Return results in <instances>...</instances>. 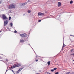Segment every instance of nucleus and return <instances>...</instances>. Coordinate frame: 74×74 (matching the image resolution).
Instances as JSON below:
<instances>
[{
	"mask_svg": "<svg viewBox=\"0 0 74 74\" xmlns=\"http://www.w3.org/2000/svg\"><path fill=\"white\" fill-rule=\"evenodd\" d=\"M2 18L3 19V20L4 21V26H5L8 24V21L7 20L6 21H5L7 19H8L7 17V16H5V14H3L2 15Z\"/></svg>",
	"mask_w": 74,
	"mask_h": 74,
	"instance_id": "f257e3e1",
	"label": "nucleus"
},
{
	"mask_svg": "<svg viewBox=\"0 0 74 74\" xmlns=\"http://www.w3.org/2000/svg\"><path fill=\"white\" fill-rule=\"evenodd\" d=\"M20 36H21L22 38H24V37H27V38L29 37V36H27V34H26L24 33V34H20Z\"/></svg>",
	"mask_w": 74,
	"mask_h": 74,
	"instance_id": "f03ea898",
	"label": "nucleus"
},
{
	"mask_svg": "<svg viewBox=\"0 0 74 74\" xmlns=\"http://www.w3.org/2000/svg\"><path fill=\"white\" fill-rule=\"evenodd\" d=\"M15 5H14V4H12L11 5H10L9 6V7L8 8L9 9H11L12 8H15Z\"/></svg>",
	"mask_w": 74,
	"mask_h": 74,
	"instance_id": "7ed1b4c3",
	"label": "nucleus"
},
{
	"mask_svg": "<svg viewBox=\"0 0 74 74\" xmlns=\"http://www.w3.org/2000/svg\"><path fill=\"white\" fill-rule=\"evenodd\" d=\"M15 67H16V64H15L14 65H13L11 66V68L9 67V68L10 69H14Z\"/></svg>",
	"mask_w": 74,
	"mask_h": 74,
	"instance_id": "20e7f679",
	"label": "nucleus"
},
{
	"mask_svg": "<svg viewBox=\"0 0 74 74\" xmlns=\"http://www.w3.org/2000/svg\"><path fill=\"white\" fill-rule=\"evenodd\" d=\"M16 67H19V66H21V63H17L16 64Z\"/></svg>",
	"mask_w": 74,
	"mask_h": 74,
	"instance_id": "39448f33",
	"label": "nucleus"
},
{
	"mask_svg": "<svg viewBox=\"0 0 74 74\" xmlns=\"http://www.w3.org/2000/svg\"><path fill=\"white\" fill-rule=\"evenodd\" d=\"M44 15V13H42L40 12H39L38 13V16H41V15Z\"/></svg>",
	"mask_w": 74,
	"mask_h": 74,
	"instance_id": "423d86ee",
	"label": "nucleus"
},
{
	"mask_svg": "<svg viewBox=\"0 0 74 74\" xmlns=\"http://www.w3.org/2000/svg\"><path fill=\"white\" fill-rule=\"evenodd\" d=\"M24 42H25V40L23 39H21L20 41V42L23 43Z\"/></svg>",
	"mask_w": 74,
	"mask_h": 74,
	"instance_id": "0eeeda50",
	"label": "nucleus"
},
{
	"mask_svg": "<svg viewBox=\"0 0 74 74\" xmlns=\"http://www.w3.org/2000/svg\"><path fill=\"white\" fill-rule=\"evenodd\" d=\"M58 7H60V5H61V3L60 2H59L58 3Z\"/></svg>",
	"mask_w": 74,
	"mask_h": 74,
	"instance_id": "6e6552de",
	"label": "nucleus"
},
{
	"mask_svg": "<svg viewBox=\"0 0 74 74\" xmlns=\"http://www.w3.org/2000/svg\"><path fill=\"white\" fill-rule=\"evenodd\" d=\"M26 4H27V3H22L21 4H22V5H23H23H24Z\"/></svg>",
	"mask_w": 74,
	"mask_h": 74,
	"instance_id": "1a4fd4ad",
	"label": "nucleus"
},
{
	"mask_svg": "<svg viewBox=\"0 0 74 74\" xmlns=\"http://www.w3.org/2000/svg\"><path fill=\"white\" fill-rule=\"evenodd\" d=\"M66 47V45H64V43H63L62 47V49L63 48H64V47Z\"/></svg>",
	"mask_w": 74,
	"mask_h": 74,
	"instance_id": "9d476101",
	"label": "nucleus"
},
{
	"mask_svg": "<svg viewBox=\"0 0 74 74\" xmlns=\"http://www.w3.org/2000/svg\"><path fill=\"white\" fill-rule=\"evenodd\" d=\"M47 64H48V66H49V65H50V64H51V62H50V61H49L47 62Z\"/></svg>",
	"mask_w": 74,
	"mask_h": 74,
	"instance_id": "9b49d317",
	"label": "nucleus"
},
{
	"mask_svg": "<svg viewBox=\"0 0 74 74\" xmlns=\"http://www.w3.org/2000/svg\"><path fill=\"white\" fill-rule=\"evenodd\" d=\"M10 26H11V27H12V25H13V24L12 23H10Z\"/></svg>",
	"mask_w": 74,
	"mask_h": 74,
	"instance_id": "f8f14e48",
	"label": "nucleus"
},
{
	"mask_svg": "<svg viewBox=\"0 0 74 74\" xmlns=\"http://www.w3.org/2000/svg\"><path fill=\"white\" fill-rule=\"evenodd\" d=\"M56 17L57 18H60V15H57Z\"/></svg>",
	"mask_w": 74,
	"mask_h": 74,
	"instance_id": "ddd939ff",
	"label": "nucleus"
},
{
	"mask_svg": "<svg viewBox=\"0 0 74 74\" xmlns=\"http://www.w3.org/2000/svg\"><path fill=\"white\" fill-rule=\"evenodd\" d=\"M73 2V1L71 0L70 1V4H72Z\"/></svg>",
	"mask_w": 74,
	"mask_h": 74,
	"instance_id": "4468645a",
	"label": "nucleus"
},
{
	"mask_svg": "<svg viewBox=\"0 0 74 74\" xmlns=\"http://www.w3.org/2000/svg\"><path fill=\"white\" fill-rule=\"evenodd\" d=\"M10 70L11 71H12V72L13 73H14V74H15V72H14V71H13V70H11V69H10Z\"/></svg>",
	"mask_w": 74,
	"mask_h": 74,
	"instance_id": "2eb2a0df",
	"label": "nucleus"
},
{
	"mask_svg": "<svg viewBox=\"0 0 74 74\" xmlns=\"http://www.w3.org/2000/svg\"><path fill=\"white\" fill-rule=\"evenodd\" d=\"M27 12H28V13H30V12H31V11L30 10H28L27 11Z\"/></svg>",
	"mask_w": 74,
	"mask_h": 74,
	"instance_id": "dca6fc26",
	"label": "nucleus"
},
{
	"mask_svg": "<svg viewBox=\"0 0 74 74\" xmlns=\"http://www.w3.org/2000/svg\"><path fill=\"white\" fill-rule=\"evenodd\" d=\"M19 70L17 71V72H16V74H17V73H19Z\"/></svg>",
	"mask_w": 74,
	"mask_h": 74,
	"instance_id": "f3484780",
	"label": "nucleus"
},
{
	"mask_svg": "<svg viewBox=\"0 0 74 74\" xmlns=\"http://www.w3.org/2000/svg\"><path fill=\"white\" fill-rule=\"evenodd\" d=\"M57 69V68H55L53 69V70H56Z\"/></svg>",
	"mask_w": 74,
	"mask_h": 74,
	"instance_id": "a211bd4d",
	"label": "nucleus"
},
{
	"mask_svg": "<svg viewBox=\"0 0 74 74\" xmlns=\"http://www.w3.org/2000/svg\"><path fill=\"white\" fill-rule=\"evenodd\" d=\"M11 17H10V16H9V20H11Z\"/></svg>",
	"mask_w": 74,
	"mask_h": 74,
	"instance_id": "6ab92c4d",
	"label": "nucleus"
},
{
	"mask_svg": "<svg viewBox=\"0 0 74 74\" xmlns=\"http://www.w3.org/2000/svg\"><path fill=\"white\" fill-rule=\"evenodd\" d=\"M21 70H22V69H21V68H20V69H19L18 70V71H21Z\"/></svg>",
	"mask_w": 74,
	"mask_h": 74,
	"instance_id": "aec40b11",
	"label": "nucleus"
},
{
	"mask_svg": "<svg viewBox=\"0 0 74 74\" xmlns=\"http://www.w3.org/2000/svg\"><path fill=\"white\" fill-rule=\"evenodd\" d=\"M38 22H41V20H39L38 21Z\"/></svg>",
	"mask_w": 74,
	"mask_h": 74,
	"instance_id": "412c9836",
	"label": "nucleus"
},
{
	"mask_svg": "<svg viewBox=\"0 0 74 74\" xmlns=\"http://www.w3.org/2000/svg\"><path fill=\"white\" fill-rule=\"evenodd\" d=\"M70 72H68L67 73H66V74H70Z\"/></svg>",
	"mask_w": 74,
	"mask_h": 74,
	"instance_id": "4be33fe9",
	"label": "nucleus"
},
{
	"mask_svg": "<svg viewBox=\"0 0 74 74\" xmlns=\"http://www.w3.org/2000/svg\"><path fill=\"white\" fill-rule=\"evenodd\" d=\"M14 33H17V31L16 30H15V31L14 32Z\"/></svg>",
	"mask_w": 74,
	"mask_h": 74,
	"instance_id": "5701e85b",
	"label": "nucleus"
},
{
	"mask_svg": "<svg viewBox=\"0 0 74 74\" xmlns=\"http://www.w3.org/2000/svg\"><path fill=\"white\" fill-rule=\"evenodd\" d=\"M55 74H59V72H56Z\"/></svg>",
	"mask_w": 74,
	"mask_h": 74,
	"instance_id": "b1692460",
	"label": "nucleus"
},
{
	"mask_svg": "<svg viewBox=\"0 0 74 74\" xmlns=\"http://www.w3.org/2000/svg\"><path fill=\"white\" fill-rule=\"evenodd\" d=\"M6 59V61L7 62H8V61H9V60H8V59Z\"/></svg>",
	"mask_w": 74,
	"mask_h": 74,
	"instance_id": "393cba45",
	"label": "nucleus"
},
{
	"mask_svg": "<svg viewBox=\"0 0 74 74\" xmlns=\"http://www.w3.org/2000/svg\"><path fill=\"white\" fill-rule=\"evenodd\" d=\"M51 71L52 72H53L54 71V70H53V69H51Z\"/></svg>",
	"mask_w": 74,
	"mask_h": 74,
	"instance_id": "a878e982",
	"label": "nucleus"
},
{
	"mask_svg": "<svg viewBox=\"0 0 74 74\" xmlns=\"http://www.w3.org/2000/svg\"><path fill=\"white\" fill-rule=\"evenodd\" d=\"M63 51V49H62L61 50V51H60V52H61V51Z\"/></svg>",
	"mask_w": 74,
	"mask_h": 74,
	"instance_id": "bb28decb",
	"label": "nucleus"
},
{
	"mask_svg": "<svg viewBox=\"0 0 74 74\" xmlns=\"http://www.w3.org/2000/svg\"><path fill=\"white\" fill-rule=\"evenodd\" d=\"M38 60H36V62H38Z\"/></svg>",
	"mask_w": 74,
	"mask_h": 74,
	"instance_id": "cd10ccee",
	"label": "nucleus"
},
{
	"mask_svg": "<svg viewBox=\"0 0 74 74\" xmlns=\"http://www.w3.org/2000/svg\"><path fill=\"white\" fill-rule=\"evenodd\" d=\"M1 0H0V4H1Z\"/></svg>",
	"mask_w": 74,
	"mask_h": 74,
	"instance_id": "c85d7f7f",
	"label": "nucleus"
},
{
	"mask_svg": "<svg viewBox=\"0 0 74 74\" xmlns=\"http://www.w3.org/2000/svg\"><path fill=\"white\" fill-rule=\"evenodd\" d=\"M8 71V70L7 69L6 70V71L5 72V73H7V72Z\"/></svg>",
	"mask_w": 74,
	"mask_h": 74,
	"instance_id": "c756f323",
	"label": "nucleus"
},
{
	"mask_svg": "<svg viewBox=\"0 0 74 74\" xmlns=\"http://www.w3.org/2000/svg\"><path fill=\"white\" fill-rule=\"evenodd\" d=\"M21 70H22V69H23V67H22L21 68Z\"/></svg>",
	"mask_w": 74,
	"mask_h": 74,
	"instance_id": "7c9ffc66",
	"label": "nucleus"
},
{
	"mask_svg": "<svg viewBox=\"0 0 74 74\" xmlns=\"http://www.w3.org/2000/svg\"><path fill=\"white\" fill-rule=\"evenodd\" d=\"M48 18V17H46L45 18V19H47V18Z\"/></svg>",
	"mask_w": 74,
	"mask_h": 74,
	"instance_id": "2f4dec72",
	"label": "nucleus"
},
{
	"mask_svg": "<svg viewBox=\"0 0 74 74\" xmlns=\"http://www.w3.org/2000/svg\"><path fill=\"white\" fill-rule=\"evenodd\" d=\"M30 0H28V2H30Z\"/></svg>",
	"mask_w": 74,
	"mask_h": 74,
	"instance_id": "473e14b6",
	"label": "nucleus"
},
{
	"mask_svg": "<svg viewBox=\"0 0 74 74\" xmlns=\"http://www.w3.org/2000/svg\"><path fill=\"white\" fill-rule=\"evenodd\" d=\"M29 45H30V46L31 47H32V46H31L30 45V44H29Z\"/></svg>",
	"mask_w": 74,
	"mask_h": 74,
	"instance_id": "72a5a7b5",
	"label": "nucleus"
},
{
	"mask_svg": "<svg viewBox=\"0 0 74 74\" xmlns=\"http://www.w3.org/2000/svg\"><path fill=\"white\" fill-rule=\"evenodd\" d=\"M73 35H70V36H72Z\"/></svg>",
	"mask_w": 74,
	"mask_h": 74,
	"instance_id": "f704fd0d",
	"label": "nucleus"
},
{
	"mask_svg": "<svg viewBox=\"0 0 74 74\" xmlns=\"http://www.w3.org/2000/svg\"><path fill=\"white\" fill-rule=\"evenodd\" d=\"M31 48H32L33 50V51H34V50L33 49V48H32V47H31Z\"/></svg>",
	"mask_w": 74,
	"mask_h": 74,
	"instance_id": "c9c22d12",
	"label": "nucleus"
},
{
	"mask_svg": "<svg viewBox=\"0 0 74 74\" xmlns=\"http://www.w3.org/2000/svg\"><path fill=\"white\" fill-rule=\"evenodd\" d=\"M24 15H25V14H23V16H24Z\"/></svg>",
	"mask_w": 74,
	"mask_h": 74,
	"instance_id": "e433bc0d",
	"label": "nucleus"
},
{
	"mask_svg": "<svg viewBox=\"0 0 74 74\" xmlns=\"http://www.w3.org/2000/svg\"><path fill=\"white\" fill-rule=\"evenodd\" d=\"M72 51H73V50H71V52H72Z\"/></svg>",
	"mask_w": 74,
	"mask_h": 74,
	"instance_id": "4c0bfd02",
	"label": "nucleus"
},
{
	"mask_svg": "<svg viewBox=\"0 0 74 74\" xmlns=\"http://www.w3.org/2000/svg\"><path fill=\"white\" fill-rule=\"evenodd\" d=\"M5 29V30H7V29Z\"/></svg>",
	"mask_w": 74,
	"mask_h": 74,
	"instance_id": "58836bf2",
	"label": "nucleus"
},
{
	"mask_svg": "<svg viewBox=\"0 0 74 74\" xmlns=\"http://www.w3.org/2000/svg\"><path fill=\"white\" fill-rule=\"evenodd\" d=\"M73 55H74V53L73 54Z\"/></svg>",
	"mask_w": 74,
	"mask_h": 74,
	"instance_id": "ea45409f",
	"label": "nucleus"
},
{
	"mask_svg": "<svg viewBox=\"0 0 74 74\" xmlns=\"http://www.w3.org/2000/svg\"><path fill=\"white\" fill-rule=\"evenodd\" d=\"M73 60V61H74V60Z\"/></svg>",
	"mask_w": 74,
	"mask_h": 74,
	"instance_id": "a19ab883",
	"label": "nucleus"
},
{
	"mask_svg": "<svg viewBox=\"0 0 74 74\" xmlns=\"http://www.w3.org/2000/svg\"><path fill=\"white\" fill-rule=\"evenodd\" d=\"M1 31H0V33H1Z\"/></svg>",
	"mask_w": 74,
	"mask_h": 74,
	"instance_id": "79ce46f5",
	"label": "nucleus"
},
{
	"mask_svg": "<svg viewBox=\"0 0 74 74\" xmlns=\"http://www.w3.org/2000/svg\"><path fill=\"white\" fill-rule=\"evenodd\" d=\"M5 74H6V73H5Z\"/></svg>",
	"mask_w": 74,
	"mask_h": 74,
	"instance_id": "37998d69",
	"label": "nucleus"
},
{
	"mask_svg": "<svg viewBox=\"0 0 74 74\" xmlns=\"http://www.w3.org/2000/svg\"><path fill=\"white\" fill-rule=\"evenodd\" d=\"M36 74H38V73H36Z\"/></svg>",
	"mask_w": 74,
	"mask_h": 74,
	"instance_id": "c03bdc74",
	"label": "nucleus"
},
{
	"mask_svg": "<svg viewBox=\"0 0 74 74\" xmlns=\"http://www.w3.org/2000/svg\"><path fill=\"white\" fill-rule=\"evenodd\" d=\"M34 52H35V53H36V52L35 51H34Z\"/></svg>",
	"mask_w": 74,
	"mask_h": 74,
	"instance_id": "a18cd8bd",
	"label": "nucleus"
},
{
	"mask_svg": "<svg viewBox=\"0 0 74 74\" xmlns=\"http://www.w3.org/2000/svg\"><path fill=\"white\" fill-rule=\"evenodd\" d=\"M7 69H8V67H7Z\"/></svg>",
	"mask_w": 74,
	"mask_h": 74,
	"instance_id": "49530a36",
	"label": "nucleus"
}]
</instances>
